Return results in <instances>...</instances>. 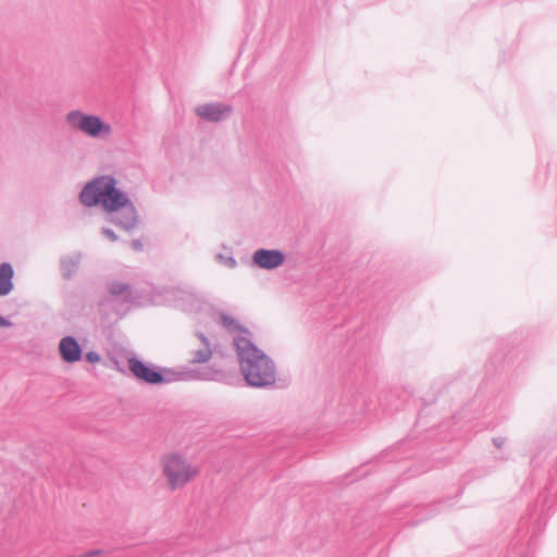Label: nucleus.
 Here are the masks:
<instances>
[{
	"label": "nucleus",
	"mask_w": 557,
	"mask_h": 557,
	"mask_svg": "<svg viewBox=\"0 0 557 557\" xmlns=\"http://www.w3.org/2000/svg\"><path fill=\"white\" fill-rule=\"evenodd\" d=\"M65 123L73 131L81 132L91 138H104L112 134V127L99 115L87 114L81 110L69 111Z\"/></svg>",
	"instance_id": "4"
},
{
	"label": "nucleus",
	"mask_w": 557,
	"mask_h": 557,
	"mask_svg": "<svg viewBox=\"0 0 557 557\" xmlns=\"http://www.w3.org/2000/svg\"><path fill=\"white\" fill-rule=\"evenodd\" d=\"M128 369L137 380L149 385H160L175 381H219L222 375L221 371L212 369L175 371L169 368H160L135 356L128 359Z\"/></svg>",
	"instance_id": "3"
},
{
	"label": "nucleus",
	"mask_w": 557,
	"mask_h": 557,
	"mask_svg": "<svg viewBox=\"0 0 557 557\" xmlns=\"http://www.w3.org/2000/svg\"><path fill=\"white\" fill-rule=\"evenodd\" d=\"M129 245L135 251H141L144 248V245L140 239H133L131 240Z\"/></svg>",
	"instance_id": "19"
},
{
	"label": "nucleus",
	"mask_w": 557,
	"mask_h": 557,
	"mask_svg": "<svg viewBox=\"0 0 557 557\" xmlns=\"http://www.w3.org/2000/svg\"><path fill=\"white\" fill-rule=\"evenodd\" d=\"M505 443V438L504 437H494L493 438V444L497 447V448H502L503 445Z\"/></svg>",
	"instance_id": "21"
},
{
	"label": "nucleus",
	"mask_w": 557,
	"mask_h": 557,
	"mask_svg": "<svg viewBox=\"0 0 557 557\" xmlns=\"http://www.w3.org/2000/svg\"><path fill=\"white\" fill-rule=\"evenodd\" d=\"M111 552H112V549L96 548V549H90V550L85 552L83 554V557H96V556H101V555H104V554H108Z\"/></svg>",
	"instance_id": "15"
},
{
	"label": "nucleus",
	"mask_w": 557,
	"mask_h": 557,
	"mask_svg": "<svg viewBox=\"0 0 557 557\" xmlns=\"http://www.w3.org/2000/svg\"><path fill=\"white\" fill-rule=\"evenodd\" d=\"M162 471L172 490L183 487L198 473L197 468L188 463L178 454H170L163 457Z\"/></svg>",
	"instance_id": "5"
},
{
	"label": "nucleus",
	"mask_w": 557,
	"mask_h": 557,
	"mask_svg": "<svg viewBox=\"0 0 557 557\" xmlns=\"http://www.w3.org/2000/svg\"><path fill=\"white\" fill-rule=\"evenodd\" d=\"M14 269L11 263L2 262L0 264V296H8L14 287Z\"/></svg>",
	"instance_id": "12"
},
{
	"label": "nucleus",
	"mask_w": 557,
	"mask_h": 557,
	"mask_svg": "<svg viewBox=\"0 0 557 557\" xmlns=\"http://www.w3.org/2000/svg\"><path fill=\"white\" fill-rule=\"evenodd\" d=\"M286 256L278 249H257L251 257L252 264L262 270H275L284 264Z\"/></svg>",
	"instance_id": "6"
},
{
	"label": "nucleus",
	"mask_w": 557,
	"mask_h": 557,
	"mask_svg": "<svg viewBox=\"0 0 557 557\" xmlns=\"http://www.w3.org/2000/svg\"><path fill=\"white\" fill-rule=\"evenodd\" d=\"M108 297L116 299L121 297L122 302L129 301L132 297V286L128 283L111 281L107 284Z\"/></svg>",
	"instance_id": "13"
},
{
	"label": "nucleus",
	"mask_w": 557,
	"mask_h": 557,
	"mask_svg": "<svg viewBox=\"0 0 557 557\" xmlns=\"http://www.w3.org/2000/svg\"><path fill=\"white\" fill-rule=\"evenodd\" d=\"M61 358L67 363H74L82 359L83 348L74 336H65L59 343Z\"/></svg>",
	"instance_id": "8"
},
{
	"label": "nucleus",
	"mask_w": 557,
	"mask_h": 557,
	"mask_svg": "<svg viewBox=\"0 0 557 557\" xmlns=\"http://www.w3.org/2000/svg\"><path fill=\"white\" fill-rule=\"evenodd\" d=\"M218 258H219V259H221V260H223V261H224V263H225V265H226V267H228V268H231V269H234V268H236V265H237V261H236V260H235V258H233V257H226V258H224L222 255H218Z\"/></svg>",
	"instance_id": "18"
},
{
	"label": "nucleus",
	"mask_w": 557,
	"mask_h": 557,
	"mask_svg": "<svg viewBox=\"0 0 557 557\" xmlns=\"http://www.w3.org/2000/svg\"><path fill=\"white\" fill-rule=\"evenodd\" d=\"M219 318L220 323L223 325V327H225L227 331L232 333H237V335L233 338V342L240 336H247L248 338H251V332L248 329L240 325L236 319L227 315L224 312H220Z\"/></svg>",
	"instance_id": "14"
},
{
	"label": "nucleus",
	"mask_w": 557,
	"mask_h": 557,
	"mask_svg": "<svg viewBox=\"0 0 557 557\" xmlns=\"http://www.w3.org/2000/svg\"><path fill=\"white\" fill-rule=\"evenodd\" d=\"M81 253L76 252L73 256H63L60 259L61 276L65 281H70L77 273L81 264Z\"/></svg>",
	"instance_id": "11"
},
{
	"label": "nucleus",
	"mask_w": 557,
	"mask_h": 557,
	"mask_svg": "<svg viewBox=\"0 0 557 557\" xmlns=\"http://www.w3.org/2000/svg\"><path fill=\"white\" fill-rule=\"evenodd\" d=\"M234 346L246 383L256 388L273 386L276 381V370L272 359L247 336L236 338Z\"/></svg>",
	"instance_id": "2"
},
{
	"label": "nucleus",
	"mask_w": 557,
	"mask_h": 557,
	"mask_svg": "<svg viewBox=\"0 0 557 557\" xmlns=\"http://www.w3.org/2000/svg\"><path fill=\"white\" fill-rule=\"evenodd\" d=\"M85 359L89 363H97V362L100 361L101 357H100V355L97 351L91 350V351L86 352Z\"/></svg>",
	"instance_id": "17"
},
{
	"label": "nucleus",
	"mask_w": 557,
	"mask_h": 557,
	"mask_svg": "<svg viewBox=\"0 0 557 557\" xmlns=\"http://www.w3.org/2000/svg\"><path fill=\"white\" fill-rule=\"evenodd\" d=\"M101 234L108 238L110 242H116L119 239V236L115 234V232L110 227H102Z\"/></svg>",
	"instance_id": "16"
},
{
	"label": "nucleus",
	"mask_w": 557,
	"mask_h": 557,
	"mask_svg": "<svg viewBox=\"0 0 557 557\" xmlns=\"http://www.w3.org/2000/svg\"><path fill=\"white\" fill-rule=\"evenodd\" d=\"M113 175H99L88 181L78 199L87 208L101 207L106 220L126 233H132L140 223V216L128 194L117 186Z\"/></svg>",
	"instance_id": "1"
},
{
	"label": "nucleus",
	"mask_w": 557,
	"mask_h": 557,
	"mask_svg": "<svg viewBox=\"0 0 557 557\" xmlns=\"http://www.w3.org/2000/svg\"><path fill=\"white\" fill-rule=\"evenodd\" d=\"M187 297L190 298V305H189L190 310L199 308V301L196 299V297L194 295L188 294Z\"/></svg>",
	"instance_id": "20"
},
{
	"label": "nucleus",
	"mask_w": 557,
	"mask_h": 557,
	"mask_svg": "<svg viewBox=\"0 0 557 557\" xmlns=\"http://www.w3.org/2000/svg\"><path fill=\"white\" fill-rule=\"evenodd\" d=\"M196 336L200 341V345L197 349L190 351L189 363H206L212 357L210 341L202 332H197Z\"/></svg>",
	"instance_id": "10"
},
{
	"label": "nucleus",
	"mask_w": 557,
	"mask_h": 557,
	"mask_svg": "<svg viewBox=\"0 0 557 557\" xmlns=\"http://www.w3.org/2000/svg\"><path fill=\"white\" fill-rule=\"evenodd\" d=\"M98 313L103 324H111L117 321L121 318V314L116 308V299L106 296L99 300Z\"/></svg>",
	"instance_id": "9"
},
{
	"label": "nucleus",
	"mask_w": 557,
	"mask_h": 557,
	"mask_svg": "<svg viewBox=\"0 0 557 557\" xmlns=\"http://www.w3.org/2000/svg\"><path fill=\"white\" fill-rule=\"evenodd\" d=\"M196 114L207 122H221L233 112V107L222 102L205 103L196 107Z\"/></svg>",
	"instance_id": "7"
},
{
	"label": "nucleus",
	"mask_w": 557,
	"mask_h": 557,
	"mask_svg": "<svg viewBox=\"0 0 557 557\" xmlns=\"http://www.w3.org/2000/svg\"><path fill=\"white\" fill-rule=\"evenodd\" d=\"M12 323L9 321L8 318L0 315V326H11Z\"/></svg>",
	"instance_id": "22"
}]
</instances>
